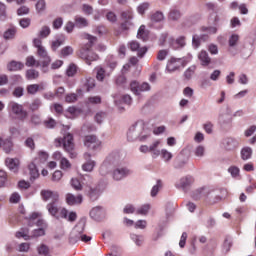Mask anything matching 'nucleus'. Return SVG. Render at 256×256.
Returning a JSON list of instances; mask_svg holds the SVG:
<instances>
[{
    "label": "nucleus",
    "mask_w": 256,
    "mask_h": 256,
    "mask_svg": "<svg viewBox=\"0 0 256 256\" xmlns=\"http://www.w3.org/2000/svg\"><path fill=\"white\" fill-rule=\"evenodd\" d=\"M97 41V37L88 35V43H86L78 52V55L81 59H84L87 65H91L92 61H97L99 55L91 51V47Z\"/></svg>",
    "instance_id": "nucleus-1"
},
{
    "label": "nucleus",
    "mask_w": 256,
    "mask_h": 256,
    "mask_svg": "<svg viewBox=\"0 0 256 256\" xmlns=\"http://www.w3.org/2000/svg\"><path fill=\"white\" fill-rule=\"evenodd\" d=\"M73 141V134L67 133L63 138L55 139V146L61 147L63 145V149L70 153L71 159H74V157H77V154L73 152L75 150V142Z\"/></svg>",
    "instance_id": "nucleus-2"
},
{
    "label": "nucleus",
    "mask_w": 256,
    "mask_h": 256,
    "mask_svg": "<svg viewBox=\"0 0 256 256\" xmlns=\"http://www.w3.org/2000/svg\"><path fill=\"white\" fill-rule=\"evenodd\" d=\"M187 63H189V60H187V57L182 58H176L171 57L166 65V70L168 73H175V71H179L180 67H186Z\"/></svg>",
    "instance_id": "nucleus-3"
},
{
    "label": "nucleus",
    "mask_w": 256,
    "mask_h": 256,
    "mask_svg": "<svg viewBox=\"0 0 256 256\" xmlns=\"http://www.w3.org/2000/svg\"><path fill=\"white\" fill-rule=\"evenodd\" d=\"M85 219H81L77 225L73 228L69 236V243L75 245L78 241H81V235L85 231Z\"/></svg>",
    "instance_id": "nucleus-4"
},
{
    "label": "nucleus",
    "mask_w": 256,
    "mask_h": 256,
    "mask_svg": "<svg viewBox=\"0 0 256 256\" xmlns=\"http://www.w3.org/2000/svg\"><path fill=\"white\" fill-rule=\"evenodd\" d=\"M143 131H145V124H143V122H136L128 130V141H137V139H139L141 135H143Z\"/></svg>",
    "instance_id": "nucleus-5"
},
{
    "label": "nucleus",
    "mask_w": 256,
    "mask_h": 256,
    "mask_svg": "<svg viewBox=\"0 0 256 256\" xmlns=\"http://www.w3.org/2000/svg\"><path fill=\"white\" fill-rule=\"evenodd\" d=\"M84 145L88 149L95 151V150L99 149V147L101 145V141H99L97 139V136H95V135H88V136H85V138H84Z\"/></svg>",
    "instance_id": "nucleus-6"
},
{
    "label": "nucleus",
    "mask_w": 256,
    "mask_h": 256,
    "mask_svg": "<svg viewBox=\"0 0 256 256\" xmlns=\"http://www.w3.org/2000/svg\"><path fill=\"white\" fill-rule=\"evenodd\" d=\"M37 55L38 57H40V59L43 60V61H40L42 68L46 69V67H49V65L51 64V57L47 53V50L45 49V47L38 48Z\"/></svg>",
    "instance_id": "nucleus-7"
},
{
    "label": "nucleus",
    "mask_w": 256,
    "mask_h": 256,
    "mask_svg": "<svg viewBox=\"0 0 256 256\" xmlns=\"http://www.w3.org/2000/svg\"><path fill=\"white\" fill-rule=\"evenodd\" d=\"M191 185H193V177L188 175L182 177L178 182H176L175 187L176 189H182V191H187V189H189Z\"/></svg>",
    "instance_id": "nucleus-8"
},
{
    "label": "nucleus",
    "mask_w": 256,
    "mask_h": 256,
    "mask_svg": "<svg viewBox=\"0 0 256 256\" xmlns=\"http://www.w3.org/2000/svg\"><path fill=\"white\" fill-rule=\"evenodd\" d=\"M46 209H47L48 213L50 215H52V217H56L57 219H59V216L57 215V213H59V211H61V206L59 205V200H52L50 203H48L46 205Z\"/></svg>",
    "instance_id": "nucleus-9"
},
{
    "label": "nucleus",
    "mask_w": 256,
    "mask_h": 256,
    "mask_svg": "<svg viewBox=\"0 0 256 256\" xmlns=\"http://www.w3.org/2000/svg\"><path fill=\"white\" fill-rule=\"evenodd\" d=\"M10 108L14 115H18L20 119H25L27 117V112L23 110V105L18 104L17 102H11Z\"/></svg>",
    "instance_id": "nucleus-10"
},
{
    "label": "nucleus",
    "mask_w": 256,
    "mask_h": 256,
    "mask_svg": "<svg viewBox=\"0 0 256 256\" xmlns=\"http://www.w3.org/2000/svg\"><path fill=\"white\" fill-rule=\"evenodd\" d=\"M128 175H131V170L127 168H116L113 171V179L115 181H121V179H125Z\"/></svg>",
    "instance_id": "nucleus-11"
},
{
    "label": "nucleus",
    "mask_w": 256,
    "mask_h": 256,
    "mask_svg": "<svg viewBox=\"0 0 256 256\" xmlns=\"http://www.w3.org/2000/svg\"><path fill=\"white\" fill-rule=\"evenodd\" d=\"M40 195L43 201H59V193L51 190H41Z\"/></svg>",
    "instance_id": "nucleus-12"
},
{
    "label": "nucleus",
    "mask_w": 256,
    "mask_h": 256,
    "mask_svg": "<svg viewBox=\"0 0 256 256\" xmlns=\"http://www.w3.org/2000/svg\"><path fill=\"white\" fill-rule=\"evenodd\" d=\"M90 217L94 221H101V219L105 218V210L101 206H96L90 211Z\"/></svg>",
    "instance_id": "nucleus-13"
},
{
    "label": "nucleus",
    "mask_w": 256,
    "mask_h": 256,
    "mask_svg": "<svg viewBox=\"0 0 256 256\" xmlns=\"http://www.w3.org/2000/svg\"><path fill=\"white\" fill-rule=\"evenodd\" d=\"M6 167L12 172V173H18L19 172V159L17 158H6L5 160Z\"/></svg>",
    "instance_id": "nucleus-14"
},
{
    "label": "nucleus",
    "mask_w": 256,
    "mask_h": 256,
    "mask_svg": "<svg viewBox=\"0 0 256 256\" xmlns=\"http://www.w3.org/2000/svg\"><path fill=\"white\" fill-rule=\"evenodd\" d=\"M220 127H222L225 131H229V129H231V117H229V115L225 114H221L218 118Z\"/></svg>",
    "instance_id": "nucleus-15"
},
{
    "label": "nucleus",
    "mask_w": 256,
    "mask_h": 256,
    "mask_svg": "<svg viewBox=\"0 0 256 256\" xmlns=\"http://www.w3.org/2000/svg\"><path fill=\"white\" fill-rule=\"evenodd\" d=\"M66 203L68 205H81L83 203V195L79 194L75 196L73 194H67Z\"/></svg>",
    "instance_id": "nucleus-16"
},
{
    "label": "nucleus",
    "mask_w": 256,
    "mask_h": 256,
    "mask_svg": "<svg viewBox=\"0 0 256 256\" xmlns=\"http://www.w3.org/2000/svg\"><path fill=\"white\" fill-rule=\"evenodd\" d=\"M43 89H45V85H43V83L30 84L26 87L28 95H37V93H39V91H43Z\"/></svg>",
    "instance_id": "nucleus-17"
},
{
    "label": "nucleus",
    "mask_w": 256,
    "mask_h": 256,
    "mask_svg": "<svg viewBox=\"0 0 256 256\" xmlns=\"http://www.w3.org/2000/svg\"><path fill=\"white\" fill-rule=\"evenodd\" d=\"M198 59L202 65V67H209V65H211V57H209V53H207V51H205V50H202L198 54Z\"/></svg>",
    "instance_id": "nucleus-18"
},
{
    "label": "nucleus",
    "mask_w": 256,
    "mask_h": 256,
    "mask_svg": "<svg viewBox=\"0 0 256 256\" xmlns=\"http://www.w3.org/2000/svg\"><path fill=\"white\" fill-rule=\"evenodd\" d=\"M189 162V158L183 156V154H180L176 157L174 161V169H183L185 165Z\"/></svg>",
    "instance_id": "nucleus-19"
},
{
    "label": "nucleus",
    "mask_w": 256,
    "mask_h": 256,
    "mask_svg": "<svg viewBox=\"0 0 256 256\" xmlns=\"http://www.w3.org/2000/svg\"><path fill=\"white\" fill-rule=\"evenodd\" d=\"M82 87L87 93L92 89H95V78L89 77L82 79Z\"/></svg>",
    "instance_id": "nucleus-20"
},
{
    "label": "nucleus",
    "mask_w": 256,
    "mask_h": 256,
    "mask_svg": "<svg viewBox=\"0 0 256 256\" xmlns=\"http://www.w3.org/2000/svg\"><path fill=\"white\" fill-rule=\"evenodd\" d=\"M0 147L5 153H11V151H13V142L11 141V138L3 140V138L0 137Z\"/></svg>",
    "instance_id": "nucleus-21"
},
{
    "label": "nucleus",
    "mask_w": 256,
    "mask_h": 256,
    "mask_svg": "<svg viewBox=\"0 0 256 256\" xmlns=\"http://www.w3.org/2000/svg\"><path fill=\"white\" fill-rule=\"evenodd\" d=\"M74 25L75 27H77V29H83L84 27H88L89 22L87 21V18H84L81 16H75Z\"/></svg>",
    "instance_id": "nucleus-22"
},
{
    "label": "nucleus",
    "mask_w": 256,
    "mask_h": 256,
    "mask_svg": "<svg viewBox=\"0 0 256 256\" xmlns=\"http://www.w3.org/2000/svg\"><path fill=\"white\" fill-rule=\"evenodd\" d=\"M101 196V189L99 187H90L88 191V197L91 201H97Z\"/></svg>",
    "instance_id": "nucleus-23"
},
{
    "label": "nucleus",
    "mask_w": 256,
    "mask_h": 256,
    "mask_svg": "<svg viewBox=\"0 0 256 256\" xmlns=\"http://www.w3.org/2000/svg\"><path fill=\"white\" fill-rule=\"evenodd\" d=\"M181 17H183V14L181 13V10H179L177 8L171 9L168 14L169 21H179V19H181Z\"/></svg>",
    "instance_id": "nucleus-24"
},
{
    "label": "nucleus",
    "mask_w": 256,
    "mask_h": 256,
    "mask_svg": "<svg viewBox=\"0 0 256 256\" xmlns=\"http://www.w3.org/2000/svg\"><path fill=\"white\" fill-rule=\"evenodd\" d=\"M207 195L208 192L205 188H199L192 193V198L195 201H199V199H203L204 197H207Z\"/></svg>",
    "instance_id": "nucleus-25"
},
{
    "label": "nucleus",
    "mask_w": 256,
    "mask_h": 256,
    "mask_svg": "<svg viewBox=\"0 0 256 256\" xmlns=\"http://www.w3.org/2000/svg\"><path fill=\"white\" fill-rule=\"evenodd\" d=\"M24 67H25V65L23 63L17 62L15 60L11 61L7 65L8 71H21Z\"/></svg>",
    "instance_id": "nucleus-26"
},
{
    "label": "nucleus",
    "mask_w": 256,
    "mask_h": 256,
    "mask_svg": "<svg viewBox=\"0 0 256 256\" xmlns=\"http://www.w3.org/2000/svg\"><path fill=\"white\" fill-rule=\"evenodd\" d=\"M161 142L159 140L155 141L152 145L148 146L149 152L152 153V157L156 158L161 155V151L157 149Z\"/></svg>",
    "instance_id": "nucleus-27"
},
{
    "label": "nucleus",
    "mask_w": 256,
    "mask_h": 256,
    "mask_svg": "<svg viewBox=\"0 0 256 256\" xmlns=\"http://www.w3.org/2000/svg\"><path fill=\"white\" fill-rule=\"evenodd\" d=\"M237 147H239V142H237V140L233 138L226 139L225 149H227V151H233V149H237Z\"/></svg>",
    "instance_id": "nucleus-28"
},
{
    "label": "nucleus",
    "mask_w": 256,
    "mask_h": 256,
    "mask_svg": "<svg viewBox=\"0 0 256 256\" xmlns=\"http://www.w3.org/2000/svg\"><path fill=\"white\" fill-rule=\"evenodd\" d=\"M253 155V149L251 147H244L241 150V159L243 161H249Z\"/></svg>",
    "instance_id": "nucleus-29"
},
{
    "label": "nucleus",
    "mask_w": 256,
    "mask_h": 256,
    "mask_svg": "<svg viewBox=\"0 0 256 256\" xmlns=\"http://www.w3.org/2000/svg\"><path fill=\"white\" fill-rule=\"evenodd\" d=\"M28 169L31 179H37V177H39V170H37V166L35 165V163H30L28 165Z\"/></svg>",
    "instance_id": "nucleus-30"
},
{
    "label": "nucleus",
    "mask_w": 256,
    "mask_h": 256,
    "mask_svg": "<svg viewBox=\"0 0 256 256\" xmlns=\"http://www.w3.org/2000/svg\"><path fill=\"white\" fill-rule=\"evenodd\" d=\"M163 19H165V16L163 15V12H161V11H156L150 17V20L152 21V23H161V21H163Z\"/></svg>",
    "instance_id": "nucleus-31"
},
{
    "label": "nucleus",
    "mask_w": 256,
    "mask_h": 256,
    "mask_svg": "<svg viewBox=\"0 0 256 256\" xmlns=\"http://www.w3.org/2000/svg\"><path fill=\"white\" fill-rule=\"evenodd\" d=\"M26 67H42L41 61L35 60V57L28 56L26 59Z\"/></svg>",
    "instance_id": "nucleus-32"
},
{
    "label": "nucleus",
    "mask_w": 256,
    "mask_h": 256,
    "mask_svg": "<svg viewBox=\"0 0 256 256\" xmlns=\"http://www.w3.org/2000/svg\"><path fill=\"white\" fill-rule=\"evenodd\" d=\"M26 79H28V81H33L35 79H39V71L35 70V69H29L26 71Z\"/></svg>",
    "instance_id": "nucleus-33"
},
{
    "label": "nucleus",
    "mask_w": 256,
    "mask_h": 256,
    "mask_svg": "<svg viewBox=\"0 0 256 256\" xmlns=\"http://www.w3.org/2000/svg\"><path fill=\"white\" fill-rule=\"evenodd\" d=\"M195 71H197V66L192 65L184 72V77L187 81L193 78V75H195Z\"/></svg>",
    "instance_id": "nucleus-34"
},
{
    "label": "nucleus",
    "mask_w": 256,
    "mask_h": 256,
    "mask_svg": "<svg viewBox=\"0 0 256 256\" xmlns=\"http://www.w3.org/2000/svg\"><path fill=\"white\" fill-rule=\"evenodd\" d=\"M148 37L147 30H145V25H141L137 32V38L142 39V41H145Z\"/></svg>",
    "instance_id": "nucleus-35"
},
{
    "label": "nucleus",
    "mask_w": 256,
    "mask_h": 256,
    "mask_svg": "<svg viewBox=\"0 0 256 256\" xmlns=\"http://www.w3.org/2000/svg\"><path fill=\"white\" fill-rule=\"evenodd\" d=\"M116 85L117 87H121L122 89H125L127 87V77L125 75H120L116 78Z\"/></svg>",
    "instance_id": "nucleus-36"
},
{
    "label": "nucleus",
    "mask_w": 256,
    "mask_h": 256,
    "mask_svg": "<svg viewBox=\"0 0 256 256\" xmlns=\"http://www.w3.org/2000/svg\"><path fill=\"white\" fill-rule=\"evenodd\" d=\"M12 95H13V97H16L17 99H21V97H23V95H25V88H23L21 86L15 87L12 92Z\"/></svg>",
    "instance_id": "nucleus-37"
},
{
    "label": "nucleus",
    "mask_w": 256,
    "mask_h": 256,
    "mask_svg": "<svg viewBox=\"0 0 256 256\" xmlns=\"http://www.w3.org/2000/svg\"><path fill=\"white\" fill-rule=\"evenodd\" d=\"M51 35V28L49 26H43L39 32V37L47 39Z\"/></svg>",
    "instance_id": "nucleus-38"
},
{
    "label": "nucleus",
    "mask_w": 256,
    "mask_h": 256,
    "mask_svg": "<svg viewBox=\"0 0 256 256\" xmlns=\"http://www.w3.org/2000/svg\"><path fill=\"white\" fill-rule=\"evenodd\" d=\"M7 19V6L0 2V21H5Z\"/></svg>",
    "instance_id": "nucleus-39"
},
{
    "label": "nucleus",
    "mask_w": 256,
    "mask_h": 256,
    "mask_svg": "<svg viewBox=\"0 0 256 256\" xmlns=\"http://www.w3.org/2000/svg\"><path fill=\"white\" fill-rule=\"evenodd\" d=\"M151 206L149 204H144L136 210L137 215H147L149 213Z\"/></svg>",
    "instance_id": "nucleus-40"
},
{
    "label": "nucleus",
    "mask_w": 256,
    "mask_h": 256,
    "mask_svg": "<svg viewBox=\"0 0 256 256\" xmlns=\"http://www.w3.org/2000/svg\"><path fill=\"white\" fill-rule=\"evenodd\" d=\"M122 21H133V12L126 10L121 12Z\"/></svg>",
    "instance_id": "nucleus-41"
},
{
    "label": "nucleus",
    "mask_w": 256,
    "mask_h": 256,
    "mask_svg": "<svg viewBox=\"0 0 256 256\" xmlns=\"http://www.w3.org/2000/svg\"><path fill=\"white\" fill-rule=\"evenodd\" d=\"M194 155L195 157H199L201 159V157H205V147H203L202 145L197 146L194 149Z\"/></svg>",
    "instance_id": "nucleus-42"
},
{
    "label": "nucleus",
    "mask_w": 256,
    "mask_h": 256,
    "mask_svg": "<svg viewBox=\"0 0 256 256\" xmlns=\"http://www.w3.org/2000/svg\"><path fill=\"white\" fill-rule=\"evenodd\" d=\"M96 79L98 81H103L105 79V68L103 67L96 68Z\"/></svg>",
    "instance_id": "nucleus-43"
},
{
    "label": "nucleus",
    "mask_w": 256,
    "mask_h": 256,
    "mask_svg": "<svg viewBox=\"0 0 256 256\" xmlns=\"http://www.w3.org/2000/svg\"><path fill=\"white\" fill-rule=\"evenodd\" d=\"M64 43H65L64 39H56L51 44V50L52 51H57V49H59L61 47V45H64Z\"/></svg>",
    "instance_id": "nucleus-44"
},
{
    "label": "nucleus",
    "mask_w": 256,
    "mask_h": 256,
    "mask_svg": "<svg viewBox=\"0 0 256 256\" xmlns=\"http://www.w3.org/2000/svg\"><path fill=\"white\" fill-rule=\"evenodd\" d=\"M130 237L138 247H140V245H143V241H144L143 236L137 235V234H131Z\"/></svg>",
    "instance_id": "nucleus-45"
},
{
    "label": "nucleus",
    "mask_w": 256,
    "mask_h": 256,
    "mask_svg": "<svg viewBox=\"0 0 256 256\" xmlns=\"http://www.w3.org/2000/svg\"><path fill=\"white\" fill-rule=\"evenodd\" d=\"M44 126L46 129H55L57 127V121L53 118H49L48 120L44 121Z\"/></svg>",
    "instance_id": "nucleus-46"
},
{
    "label": "nucleus",
    "mask_w": 256,
    "mask_h": 256,
    "mask_svg": "<svg viewBox=\"0 0 256 256\" xmlns=\"http://www.w3.org/2000/svg\"><path fill=\"white\" fill-rule=\"evenodd\" d=\"M73 47L71 46H65L61 49L60 53L63 57H69V55H73Z\"/></svg>",
    "instance_id": "nucleus-47"
},
{
    "label": "nucleus",
    "mask_w": 256,
    "mask_h": 256,
    "mask_svg": "<svg viewBox=\"0 0 256 256\" xmlns=\"http://www.w3.org/2000/svg\"><path fill=\"white\" fill-rule=\"evenodd\" d=\"M41 105H42L41 99L36 98L30 104V109H31V111H38V109H39V107H41Z\"/></svg>",
    "instance_id": "nucleus-48"
},
{
    "label": "nucleus",
    "mask_w": 256,
    "mask_h": 256,
    "mask_svg": "<svg viewBox=\"0 0 256 256\" xmlns=\"http://www.w3.org/2000/svg\"><path fill=\"white\" fill-rule=\"evenodd\" d=\"M94 167H95V161H91V160H89L88 162L82 165L83 171H87V172L93 171Z\"/></svg>",
    "instance_id": "nucleus-49"
},
{
    "label": "nucleus",
    "mask_w": 256,
    "mask_h": 256,
    "mask_svg": "<svg viewBox=\"0 0 256 256\" xmlns=\"http://www.w3.org/2000/svg\"><path fill=\"white\" fill-rule=\"evenodd\" d=\"M237 43H239V35H237V34L231 35L228 40L229 47H235L237 45Z\"/></svg>",
    "instance_id": "nucleus-50"
},
{
    "label": "nucleus",
    "mask_w": 256,
    "mask_h": 256,
    "mask_svg": "<svg viewBox=\"0 0 256 256\" xmlns=\"http://www.w3.org/2000/svg\"><path fill=\"white\" fill-rule=\"evenodd\" d=\"M71 185L75 191H81V189H83V185H81V182L77 178L71 179Z\"/></svg>",
    "instance_id": "nucleus-51"
},
{
    "label": "nucleus",
    "mask_w": 256,
    "mask_h": 256,
    "mask_svg": "<svg viewBox=\"0 0 256 256\" xmlns=\"http://www.w3.org/2000/svg\"><path fill=\"white\" fill-rule=\"evenodd\" d=\"M15 33H17L16 28H10L4 32V39H13L15 37Z\"/></svg>",
    "instance_id": "nucleus-52"
},
{
    "label": "nucleus",
    "mask_w": 256,
    "mask_h": 256,
    "mask_svg": "<svg viewBox=\"0 0 256 256\" xmlns=\"http://www.w3.org/2000/svg\"><path fill=\"white\" fill-rule=\"evenodd\" d=\"M133 27V21H122L120 24L121 31H129Z\"/></svg>",
    "instance_id": "nucleus-53"
},
{
    "label": "nucleus",
    "mask_w": 256,
    "mask_h": 256,
    "mask_svg": "<svg viewBox=\"0 0 256 256\" xmlns=\"http://www.w3.org/2000/svg\"><path fill=\"white\" fill-rule=\"evenodd\" d=\"M160 154L162 155V159L165 161H170L173 159V154L167 151V149H162Z\"/></svg>",
    "instance_id": "nucleus-54"
},
{
    "label": "nucleus",
    "mask_w": 256,
    "mask_h": 256,
    "mask_svg": "<svg viewBox=\"0 0 256 256\" xmlns=\"http://www.w3.org/2000/svg\"><path fill=\"white\" fill-rule=\"evenodd\" d=\"M75 73H77V66L75 64H70L66 71L67 76L74 77Z\"/></svg>",
    "instance_id": "nucleus-55"
},
{
    "label": "nucleus",
    "mask_w": 256,
    "mask_h": 256,
    "mask_svg": "<svg viewBox=\"0 0 256 256\" xmlns=\"http://www.w3.org/2000/svg\"><path fill=\"white\" fill-rule=\"evenodd\" d=\"M52 27L53 29H61V27H63V18L58 17L54 19V21L52 22Z\"/></svg>",
    "instance_id": "nucleus-56"
},
{
    "label": "nucleus",
    "mask_w": 256,
    "mask_h": 256,
    "mask_svg": "<svg viewBox=\"0 0 256 256\" xmlns=\"http://www.w3.org/2000/svg\"><path fill=\"white\" fill-rule=\"evenodd\" d=\"M130 91H132V93H134V95H139V82L137 81H132L130 83Z\"/></svg>",
    "instance_id": "nucleus-57"
},
{
    "label": "nucleus",
    "mask_w": 256,
    "mask_h": 256,
    "mask_svg": "<svg viewBox=\"0 0 256 256\" xmlns=\"http://www.w3.org/2000/svg\"><path fill=\"white\" fill-rule=\"evenodd\" d=\"M107 65L111 69V71L115 70V68L117 67V60L115 59V57L110 56L108 58Z\"/></svg>",
    "instance_id": "nucleus-58"
},
{
    "label": "nucleus",
    "mask_w": 256,
    "mask_h": 256,
    "mask_svg": "<svg viewBox=\"0 0 256 256\" xmlns=\"http://www.w3.org/2000/svg\"><path fill=\"white\" fill-rule=\"evenodd\" d=\"M46 5L47 4L45 3V0H38V2L36 3L37 13H42V11H45Z\"/></svg>",
    "instance_id": "nucleus-59"
},
{
    "label": "nucleus",
    "mask_w": 256,
    "mask_h": 256,
    "mask_svg": "<svg viewBox=\"0 0 256 256\" xmlns=\"http://www.w3.org/2000/svg\"><path fill=\"white\" fill-rule=\"evenodd\" d=\"M159 189H161V180H157V184L152 187L151 197H157V193H159Z\"/></svg>",
    "instance_id": "nucleus-60"
},
{
    "label": "nucleus",
    "mask_w": 256,
    "mask_h": 256,
    "mask_svg": "<svg viewBox=\"0 0 256 256\" xmlns=\"http://www.w3.org/2000/svg\"><path fill=\"white\" fill-rule=\"evenodd\" d=\"M106 19L110 23H117V14H115L113 11H110L106 14Z\"/></svg>",
    "instance_id": "nucleus-61"
},
{
    "label": "nucleus",
    "mask_w": 256,
    "mask_h": 256,
    "mask_svg": "<svg viewBox=\"0 0 256 256\" xmlns=\"http://www.w3.org/2000/svg\"><path fill=\"white\" fill-rule=\"evenodd\" d=\"M82 11L84 15H93V6L89 4H83Z\"/></svg>",
    "instance_id": "nucleus-62"
},
{
    "label": "nucleus",
    "mask_w": 256,
    "mask_h": 256,
    "mask_svg": "<svg viewBox=\"0 0 256 256\" xmlns=\"http://www.w3.org/2000/svg\"><path fill=\"white\" fill-rule=\"evenodd\" d=\"M105 117H107V113L105 112H98L95 115V121L96 123H98L99 125H101V123H103V119H105Z\"/></svg>",
    "instance_id": "nucleus-63"
},
{
    "label": "nucleus",
    "mask_w": 256,
    "mask_h": 256,
    "mask_svg": "<svg viewBox=\"0 0 256 256\" xmlns=\"http://www.w3.org/2000/svg\"><path fill=\"white\" fill-rule=\"evenodd\" d=\"M228 172L231 174L232 177H239V167L231 166L228 168Z\"/></svg>",
    "instance_id": "nucleus-64"
}]
</instances>
